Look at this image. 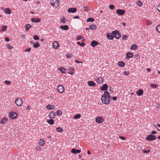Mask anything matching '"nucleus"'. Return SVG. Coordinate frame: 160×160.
I'll use <instances>...</instances> for the list:
<instances>
[{"label": "nucleus", "instance_id": "15", "mask_svg": "<svg viewBox=\"0 0 160 160\" xmlns=\"http://www.w3.org/2000/svg\"><path fill=\"white\" fill-rule=\"evenodd\" d=\"M77 11L76 8H70L68 9V12H69L75 13Z\"/></svg>", "mask_w": 160, "mask_h": 160}, {"label": "nucleus", "instance_id": "16", "mask_svg": "<svg viewBox=\"0 0 160 160\" xmlns=\"http://www.w3.org/2000/svg\"><path fill=\"white\" fill-rule=\"evenodd\" d=\"M46 108L48 110H53L55 108V107L52 105H48L47 106Z\"/></svg>", "mask_w": 160, "mask_h": 160}, {"label": "nucleus", "instance_id": "25", "mask_svg": "<svg viewBox=\"0 0 160 160\" xmlns=\"http://www.w3.org/2000/svg\"><path fill=\"white\" fill-rule=\"evenodd\" d=\"M136 93L138 96H141L143 94V91L142 90L139 89L136 92Z\"/></svg>", "mask_w": 160, "mask_h": 160}, {"label": "nucleus", "instance_id": "26", "mask_svg": "<svg viewBox=\"0 0 160 160\" xmlns=\"http://www.w3.org/2000/svg\"><path fill=\"white\" fill-rule=\"evenodd\" d=\"M138 48L136 45L133 44L131 47V49L132 50H135L138 49Z\"/></svg>", "mask_w": 160, "mask_h": 160}, {"label": "nucleus", "instance_id": "29", "mask_svg": "<svg viewBox=\"0 0 160 160\" xmlns=\"http://www.w3.org/2000/svg\"><path fill=\"white\" fill-rule=\"evenodd\" d=\"M7 121H8V119L6 118H2L1 120V124H3L5 122Z\"/></svg>", "mask_w": 160, "mask_h": 160}, {"label": "nucleus", "instance_id": "4", "mask_svg": "<svg viewBox=\"0 0 160 160\" xmlns=\"http://www.w3.org/2000/svg\"><path fill=\"white\" fill-rule=\"evenodd\" d=\"M51 5L53 6L58 7L59 5V0H52Z\"/></svg>", "mask_w": 160, "mask_h": 160}, {"label": "nucleus", "instance_id": "64", "mask_svg": "<svg viewBox=\"0 0 160 160\" xmlns=\"http://www.w3.org/2000/svg\"><path fill=\"white\" fill-rule=\"evenodd\" d=\"M112 99L113 100L115 101L117 99V98L116 97H113Z\"/></svg>", "mask_w": 160, "mask_h": 160}, {"label": "nucleus", "instance_id": "42", "mask_svg": "<svg viewBox=\"0 0 160 160\" xmlns=\"http://www.w3.org/2000/svg\"><path fill=\"white\" fill-rule=\"evenodd\" d=\"M65 21H66L65 18H64L63 17L61 19L60 21H61V23H65Z\"/></svg>", "mask_w": 160, "mask_h": 160}, {"label": "nucleus", "instance_id": "3", "mask_svg": "<svg viewBox=\"0 0 160 160\" xmlns=\"http://www.w3.org/2000/svg\"><path fill=\"white\" fill-rule=\"evenodd\" d=\"M156 137L154 135L150 134L146 138V139L148 141H152L156 140Z\"/></svg>", "mask_w": 160, "mask_h": 160}, {"label": "nucleus", "instance_id": "20", "mask_svg": "<svg viewBox=\"0 0 160 160\" xmlns=\"http://www.w3.org/2000/svg\"><path fill=\"white\" fill-rule=\"evenodd\" d=\"M58 70L62 73H65V71L66 70L65 68L62 67L59 68Z\"/></svg>", "mask_w": 160, "mask_h": 160}, {"label": "nucleus", "instance_id": "46", "mask_svg": "<svg viewBox=\"0 0 160 160\" xmlns=\"http://www.w3.org/2000/svg\"><path fill=\"white\" fill-rule=\"evenodd\" d=\"M7 28V27L6 26H4L2 27V29L1 30V31H5L6 30Z\"/></svg>", "mask_w": 160, "mask_h": 160}, {"label": "nucleus", "instance_id": "27", "mask_svg": "<svg viewBox=\"0 0 160 160\" xmlns=\"http://www.w3.org/2000/svg\"><path fill=\"white\" fill-rule=\"evenodd\" d=\"M97 26L95 25L92 24L89 26L90 29L91 30H94L97 28Z\"/></svg>", "mask_w": 160, "mask_h": 160}, {"label": "nucleus", "instance_id": "61", "mask_svg": "<svg viewBox=\"0 0 160 160\" xmlns=\"http://www.w3.org/2000/svg\"><path fill=\"white\" fill-rule=\"evenodd\" d=\"M156 132H157L156 131H152V132H151V134L152 135L154 134H155L156 133Z\"/></svg>", "mask_w": 160, "mask_h": 160}, {"label": "nucleus", "instance_id": "34", "mask_svg": "<svg viewBox=\"0 0 160 160\" xmlns=\"http://www.w3.org/2000/svg\"><path fill=\"white\" fill-rule=\"evenodd\" d=\"M40 46V44L38 42H37L36 43L33 44V47L34 48H38Z\"/></svg>", "mask_w": 160, "mask_h": 160}, {"label": "nucleus", "instance_id": "36", "mask_svg": "<svg viewBox=\"0 0 160 160\" xmlns=\"http://www.w3.org/2000/svg\"><path fill=\"white\" fill-rule=\"evenodd\" d=\"M77 43L78 45H80L81 47H83L85 46V44L83 42L80 43V42H78Z\"/></svg>", "mask_w": 160, "mask_h": 160}, {"label": "nucleus", "instance_id": "17", "mask_svg": "<svg viewBox=\"0 0 160 160\" xmlns=\"http://www.w3.org/2000/svg\"><path fill=\"white\" fill-rule=\"evenodd\" d=\"M81 152V150L78 149H76L74 148H73L71 150V152L73 154H77V153H79Z\"/></svg>", "mask_w": 160, "mask_h": 160}, {"label": "nucleus", "instance_id": "18", "mask_svg": "<svg viewBox=\"0 0 160 160\" xmlns=\"http://www.w3.org/2000/svg\"><path fill=\"white\" fill-rule=\"evenodd\" d=\"M53 47L55 49H57L59 47L58 42L57 41H55L53 43Z\"/></svg>", "mask_w": 160, "mask_h": 160}, {"label": "nucleus", "instance_id": "11", "mask_svg": "<svg viewBox=\"0 0 160 160\" xmlns=\"http://www.w3.org/2000/svg\"><path fill=\"white\" fill-rule=\"evenodd\" d=\"M103 81V79L101 77H99L97 80V82L98 84H101L102 83Z\"/></svg>", "mask_w": 160, "mask_h": 160}, {"label": "nucleus", "instance_id": "7", "mask_svg": "<svg viewBox=\"0 0 160 160\" xmlns=\"http://www.w3.org/2000/svg\"><path fill=\"white\" fill-rule=\"evenodd\" d=\"M116 13L118 15H122L125 13V11L121 9H118L116 10Z\"/></svg>", "mask_w": 160, "mask_h": 160}, {"label": "nucleus", "instance_id": "9", "mask_svg": "<svg viewBox=\"0 0 160 160\" xmlns=\"http://www.w3.org/2000/svg\"><path fill=\"white\" fill-rule=\"evenodd\" d=\"M58 90L59 92L62 93L64 91V87L61 85H59L57 87Z\"/></svg>", "mask_w": 160, "mask_h": 160}, {"label": "nucleus", "instance_id": "45", "mask_svg": "<svg viewBox=\"0 0 160 160\" xmlns=\"http://www.w3.org/2000/svg\"><path fill=\"white\" fill-rule=\"evenodd\" d=\"M33 38L35 40H39V37L37 35H34Z\"/></svg>", "mask_w": 160, "mask_h": 160}, {"label": "nucleus", "instance_id": "10", "mask_svg": "<svg viewBox=\"0 0 160 160\" xmlns=\"http://www.w3.org/2000/svg\"><path fill=\"white\" fill-rule=\"evenodd\" d=\"M106 36L108 39L109 40H113L114 38V35L112 33H108L106 35Z\"/></svg>", "mask_w": 160, "mask_h": 160}, {"label": "nucleus", "instance_id": "41", "mask_svg": "<svg viewBox=\"0 0 160 160\" xmlns=\"http://www.w3.org/2000/svg\"><path fill=\"white\" fill-rule=\"evenodd\" d=\"M150 86L152 88H156L157 87V85L156 84H152Z\"/></svg>", "mask_w": 160, "mask_h": 160}, {"label": "nucleus", "instance_id": "62", "mask_svg": "<svg viewBox=\"0 0 160 160\" xmlns=\"http://www.w3.org/2000/svg\"><path fill=\"white\" fill-rule=\"evenodd\" d=\"M80 18V17L78 16H75L73 18L74 19H79Z\"/></svg>", "mask_w": 160, "mask_h": 160}, {"label": "nucleus", "instance_id": "13", "mask_svg": "<svg viewBox=\"0 0 160 160\" xmlns=\"http://www.w3.org/2000/svg\"><path fill=\"white\" fill-rule=\"evenodd\" d=\"M108 88V86L106 84H104L100 87V90L102 91L106 90Z\"/></svg>", "mask_w": 160, "mask_h": 160}, {"label": "nucleus", "instance_id": "31", "mask_svg": "<svg viewBox=\"0 0 160 160\" xmlns=\"http://www.w3.org/2000/svg\"><path fill=\"white\" fill-rule=\"evenodd\" d=\"M31 26L29 24H26L25 30L26 31H28Z\"/></svg>", "mask_w": 160, "mask_h": 160}, {"label": "nucleus", "instance_id": "14", "mask_svg": "<svg viewBox=\"0 0 160 160\" xmlns=\"http://www.w3.org/2000/svg\"><path fill=\"white\" fill-rule=\"evenodd\" d=\"M99 43L97 41L94 40L92 41L91 42V46L93 47H95L98 45Z\"/></svg>", "mask_w": 160, "mask_h": 160}, {"label": "nucleus", "instance_id": "21", "mask_svg": "<svg viewBox=\"0 0 160 160\" xmlns=\"http://www.w3.org/2000/svg\"><path fill=\"white\" fill-rule=\"evenodd\" d=\"M31 21L34 22H39L41 21V19L40 18H32L31 19Z\"/></svg>", "mask_w": 160, "mask_h": 160}, {"label": "nucleus", "instance_id": "40", "mask_svg": "<svg viewBox=\"0 0 160 160\" xmlns=\"http://www.w3.org/2000/svg\"><path fill=\"white\" fill-rule=\"evenodd\" d=\"M62 112L61 110H58L56 112V113L57 115L60 116L62 114Z\"/></svg>", "mask_w": 160, "mask_h": 160}, {"label": "nucleus", "instance_id": "2", "mask_svg": "<svg viewBox=\"0 0 160 160\" xmlns=\"http://www.w3.org/2000/svg\"><path fill=\"white\" fill-rule=\"evenodd\" d=\"M112 34L114 35V37L117 39H119L121 37V34L118 30H114L112 32Z\"/></svg>", "mask_w": 160, "mask_h": 160}, {"label": "nucleus", "instance_id": "52", "mask_svg": "<svg viewBox=\"0 0 160 160\" xmlns=\"http://www.w3.org/2000/svg\"><path fill=\"white\" fill-rule=\"evenodd\" d=\"M108 90H109V92H109L110 95L111 94H112V88L111 87H108Z\"/></svg>", "mask_w": 160, "mask_h": 160}, {"label": "nucleus", "instance_id": "6", "mask_svg": "<svg viewBox=\"0 0 160 160\" xmlns=\"http://www.w3.org/2000/svg\"><path fill=\"white\" fill-rule=\"evenodd\" d=\"M18 116V114L15 112H12L9 113L10 117L12 119H16Z\"/></svg>", "mask_w": 160, "mask_h": 160}, {"label": "nucleus", "instance_id": "48", "mask_svg": "<svg viewBox=\"0 0 160 160\" xmlns=\"http://www.w3.org/2000/svg\"><path fill=\"white\" fill-rule=\"evenodd\" d=\"M109 8L111 10H113L114 8V5L112 4H111L109 6Z\"/></svg>", "mask_w": 160, "mask_h": 160}, {"label": "nucleus", "instance_id": "23", "mask_svg": "<svg viewBox=\"0 0 160 160\" xmlns=\"http://www.w3.org/2000/svg\"><path fill=\"white\" fill-rule=\"evenodd\" d=\"M60 28L64 30H67L69 29V27L68 25L60 26Z\"/></svg>", "mask_w": 160, "mask_h": 160}, {"label": "nucleus", "instance_id": "56", "mask_svg": "<svg viewBox=\"0 0 160 160\" xmlns=\"http://www.w3.org/2000/svg\"><path fill=\"white\" fill-rule=\"evenodd\" d=\"M36 149L37 150L40 151L41 149V148L39 146H37L36 147Z\"/></svg>", "mask_w": 160, "mask_h": 160}, {"label": "nucleus", "instance_id": "35", "mask_svg": "<svg viewBox=\"0 0 160 160\" xmlns=\"http://www.w3.org/2000/svg\"><path fill=\"white\" fill-rule=\"evenodd\" d=\"M81 117V115L79 114H77L74 117V118L76 119H78L80 118Z\"/></svg>", "mask_w": 160, "mask_h": 160}, {"label": "nucleus", "instance_id": "12", "mask_svg": "<svg viewBox=\"0 0 160 160\" xmlns=\"http://www.w3.org/2000/svg\"><path fill=\"white\" fill-rule=\"evenodd\" d=\"M56 116L55 112L53 111L51 112L49 114V118L51 119H54Z\"/></svg>", "mask_w": 160, "mask_h": 160}, {"label": "nucleus", "instance_id": "57", "mask_svg": "<svg viewBox=\"0 0 160 160\" xmlns=\"http://www.w3.org/2000/svg\"><path fill=\"white\" fill-rule=\"evenodd\" d=\"M78 40H80L82 39V37L81 36H78L77 38Z\"/></svg>", "mask_w": 160, "mask_h": 160}, {"label": "nucleus", "instance_id": "1", "mask_svg": "<svg viewBox=\"0 0 160 160\" xmlns=\"http://www.w3.org/2000/svg\"><path fill=\"white\" fill-rule=\"evenodd\" d=\"M111 98L109 92L107 91L104 92L103 95L102 96L101 100L103 103L106 104H108L109 102V99Z\"/></svg>", "mask_w": 160, "mask_h": 160}, {"label": "nucleus", "instance_id": "60", "mask_svg": "<svg viewBox=\"0 0 160 160\" xmlns=\"http://www.w3.org/2000/svg\"><path fill=\"white\" fill-rule=\"evenodd\" d=\"M5 40L7 42H8L9 41V39L8 37H6L5 38Z\"/></svg>", "mask_w": 160, "mask_h": 160}, {"label": "nucleus", "instance_id": "33", "mask_svg": "<svg viewBox=\"0 0 160 160\" xmlns=\"http://www.w3.org/2000/svg\"><path fill=\"white\" fill-rule=\"evenodd\" d=\"M94 21V18H88L87 20V22H93Z\"/></svg>", "mask_w": 160, "mask_h": 160}, {"label": "nucleus", "instance_id": "30", "mask_svg": "<svg viewBox=\"0 0 160 160\" xmlns=\"http://www.w3.org/2000/svg\"><path fill=\"white\" fill-rule=\"evenodd\" d=\"M45 143V142L43 139H41L39 142V144L40 145L42 146Z\"/></svg>", "mask_w": 160, "mask_h": 160}, {"label": "nucleus", "instance_id": "43", "mask_svg": "<svg viewBox=\"0 0 160 160\" xmlns=\"http://www.w3.org/2000/svg\"><path fill=\"white\" fill-rule=\"evenodd\" d=\"M66 57L68 58H72V54H71L69 53H68L66 54Z\"/></svg>", "mask_w": 160, "mask_h": 160}, {"label": "nucleus", "instance_id": "49", "mask_svg": "<svg viewBox=\"0 0 160 160\" xmlns=\"http://www.w3.org/2000/svg\"><path fill=\"white\" fill-rule=\"evenodd\" d=\"M7 47L9 49H11L13 48V47L11 46L9 44H8L7 45Z\"/></svg>", "mask_w": 160, "mask_h": 160}, {"label": "nucleus", "instance_id": "54", "mask_svg": "<svg viewBox=\"0 0 160 160\" xmlns=\"http://www.w3.org/2000/svg\"><path fill=\"white\" fill-rule=\"evenodd\" d=\"M152 24V22H151L150 21H148L147 22V24L148 25H151Z\"/></svg>", "mask_w": 160, "mask_h": 160}, {"label": "nucleus", "instance_id": "39", "mask_svg": "<svg viewBox=\"0 0 160 160\" xmlns=\"http://www.w3.org/2000/svg\"><path fill=\"white\" fill-rule=\"evenodd\" d=\"M137 4L139 6H141L142 5V3L140 1H138L137 2Z\"/></svg>", "mask_w": 160, "mask_h": 160}, {"label": "nucleus", "instance_id": "58", "mask_svg": "<svg viewBox=\"0 0 160 160\" xmlns=\"http://www.w3.org/2000/svg\"><path fill=\"white\" fill-rule=\"evenodd\" d=\"M123 74L125 75H128L129 74V72H128L125 71Z\"/></svg>", "mask_w": 160, "mask_h": 160}, {"label": "nucleus", "instance_id": "24", "mask_svg": "<svg viewBox=\"0 0 160 160\" xmlns=\"http://www.w3.org/2000/svg\"><path fill=\"white\" fill-rule=\"evenodd\" d=\"M133 54L131 52H128L127 53L126 56L128 58H131L133 56Z\"/></svg>", "mask_w": 160, "mask_h": 160}, {"label": "nucleus", "instance_id": "37", "mask_svg": "<svg viewBox=\"0 0 160 160\" xmlns=\"http://www.w3.org/2000/svg\"><path fill=\"white\" fill-rule=\"evenodd\" d=\"M56 130L58 132H62L63 131L62 128L60 127L57 128H56Z\"/></svg>", "mask_w": 160, "mask_h": 160}, {"label": "nucleus", "instance_id": "8", "mask_svg": "<svg viewBox=\"0 0 160 160\" xmlns=\"http://www.w3.org/2000/svg\"><path fill=\"white\" fill-rule=\"evenodd\" d=\"M95 121L98 123H101L103 122V119L102 117H98L96 118Z\"/></svg>", "mask_w": 160, "mask_h": 160}, {"label": "nucleus", "instance_id": "63", "mask_svg": "<svg viewBox=\"0 0 160 160\" xmlns=\"http://www.w3.org/2000/svg\"><path fill=\"white\" fill-rule=\"evenodd\" d=\"M157 9L158 11L160 12V4L158 6Z\"/></svg>", "mask_w": 160, "mask_h": 160}, {"label": "nucleus", "instance_id": "55", "mask_svg": "<svg viewBox=\"0 0 160 160\" xmlns=\"http://www.w3.org/2000/svg\"><path fill=\"white\" fill-rule=\"evenodd\" d=\"M5 83L9 85L10 84V82L9 81L5 80Z\"/></svg>", "mask_w": 160, "mask_h": 160}, {"label": "nucleus", "instance_id": "51", "mask_svg": "<svg viewBox=\"0 0 160 160\" xmlns=\"http://www.w3.org/2000/svg\"><path fill=\"white\" fill-rule=\"evenodd\" d=\"M69 70L71 72H73L75 71V69L74 68L72 67H70L69 68Z\"/></svg>", "mask_w": 160, "mask_h": 160}, {"label": "nucleus", "instance_id": "44", "mask_svg": "<svg viewBox=\"0 0 160 160\" xmlns=\"http://www.w3.org/2000/svg\"><path fill=\"white\" fill-rule=\"evenodd\" d=\"M150 151H151L150 149L148 150H146L143 149L142 151V152L144 153H149L150 152Z\"/></svg>", "mask_w": 160, "mask_h": 160}, {"label": "nucleus", "instance_id": "28", "mask_svg": "<svg viewBox=\"0 0 160 160\" xmlns=\"http://www.w3.org/2000/svg\"><path fill=\"white\" fill-rule=\"evenodd\" d=\"M118 65L120 67H123L125 66V63L123 62L119 61L118 62Z\"/></svg>", "mask_w": 160, "mask_h": 160}, {"label": "nucleus", "instance_id": "5", "mask_svg": "<svg viewBox=\"0 0 160 160\" xmlns=\"http://www.w3.org/2000/svg\"><path fill=\"white\" fill-rule=\"evenodd\" d=\"M16 104L18 106H21L22 103V100L20 98H17L15 101Z\"/></svg>", "mask_w": 160, "mask_h": 160}, {"label": "nucleus", "instance_id": "47", "mask_svg": "<svg viewBox=\"0 0 160 160\" xmlns=\"http://www.w3.org/2000/svg\"><path fill=\"white\" fill-rule=\"evenodd\" d=\"M83 8L85 11H87L89 10V8L88 7L84 6L83 7Z\"/></svg>", "mask_w": 160, "mask_h": 160}, {"label": "nucleus", "instance_id": "32", "mask_svg": "<svg viewBox=\"0 0 160 160\" xmlns=\"http://www.w3.org/2000/svg\"><path fill=\"white\" fill-rule=\"evenodd\" d=\"M47 122L50 125H53L54 123V121L52 119H51L48 120Z\"/></svg>", "mask_w": 160, "mask_h": 160}, {"label": "nucleus", "instance_id": "53", "mask_svg": "<svg viewBox=\"0 0 160 160\" xmlns=\"http://www.w3.org/2000/svg\"><path fill=\"white\" fill-rule=\"evenodd\" d=\"M119 138L122 140H126V138L122 136H119Z\"/></svg>", "mask_w": 160, "mask_h": 160}, {"label": "nucleus", "instance_id": "22", "mask_svg": "<svg viewBox=\"0 0 160 160\" xmlns=\"http://www.w3.org/2000/svg\"><path fill=\"white\" fill-rule=\"evenodd\" d=\"M88 84L89 86L91 87H93L95 86L96 83L92 81H88Z\"/></svg>", "mask_w": 160, "mask_h": 160}, {"label": "nucleus", "instance_id": "50", "mask_svg": "<svg viewBox=\"0 0 160 160\" xmlns=\"http://www.w3.org/2000/svg\"><path fill=\"white\" fill-rule=\"evenodd\" d=\"M156 30L159 33H160V25L157 26L156 28Z\"/></svg>", "mask_w": 160, "mask_h": 160}, {"label": "nucleus", "instance_id": "19", "mask_svg": "<svg viewBox=\"0 0 160 160\" xmlns=\"http://www.w3.org/2000/svg\"><path fill=\"white\" fill-rule=\"evenodd\" d=\"M4 12L5 13H7L8 14H10L11 13V11L10 9L8 8H7L4 9L3 10Z\"/></svg>", "mask_w": 160, "mask_h": 160}, {"label": "nucleus", "instance_id": "59", "mask_svg": "<svg viewBox=\"0 0 160 160\" xmlns=\"http://www.w3.org/2000/svg\"><path fill=\"white\" fill-rule=\"evenodd\" d=\"M31 50L30 48H28L25 50V52H30Z\"/></svg>", "mask_w": 160, "mask_h": 160}, {"label": "nucleus", "instance_id": "38", "mask_svg": "<svg viewBox=\"0 0 160 160\" xmlns=\"http://www.w3.org/2000/svg\"><path fill=\"white\" fill-rule=\"evenodd\" d=\"M128 37L127 35H123L122 37V39L123 40H127L128 39Z\"/></svg>", "mask_w": 160, "mask_h": 160}]
</instances>
